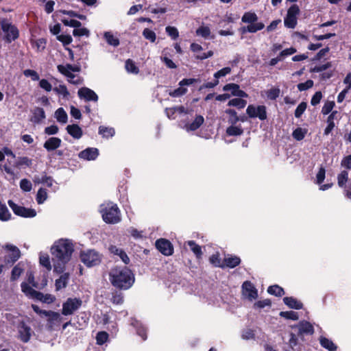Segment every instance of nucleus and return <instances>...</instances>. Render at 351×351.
Here are the masks:
<instances>
[{
  "instance_id": "f257e3e1",
  "label": "nucleus",
  "mask_w": 351,
  "mask_h": 351,
  "mask_svg": "<svg viewBox=\"0 0 351 351\" xmlns=\"http://www.w3.org/2000/svg\"><path fill=\"white\" fill-rule=\"evenodd\" d=\"M52 261L54 263L53 271L62 274L74 252V243L71 239H60L56 241L51 247Z\"/></svg>"
},
{
  "instance_id": "f03ea898",
  "label": "nucleus",
  "mask_w": 351,
  "mask_h": 351,
  "mask_svg": "<svg viewBox=\"0 0 351 351\" xmlns=\"http://www.w3.org/2000/svg\"><path fill=\"white\" fill-rule=\"evenodd\" d=\"M109 280L112 287L120 291H125L135 282L133 271L126 266H116L109 271Z\"/></svg>"
},
{
  "instance_id": "7ed1b4c3",
  "label": "nucleus",
  "mask_w": 351,
  "mask_h": 351,
  "mask_svg": "<svg viewBox=\"0 0 351 351\" xmlns=\"http://www.w3.org/2000/svg\"><path fill=\"white\" fill-rule=\"evenodd\" d=\"M258 16L255 12H246L243 14L241 21L244 23H248L247 26H243L239 29V32L242 34L249 33H256L262 30L265 27V25L262 22H257Z\"/></svg>"
},
{
  "instance_id": "20e7f679",
  "label": "nucleus",
  "mask_w": 351,
  "mask_h": 351,
  "mask_svg": "<svg viewBox=\"0 0 351 351\" xmlns=\"http://www.w3.org/2000/svg\"><path fill=\"white\" fill-rule=\"evenodd\" d=\"M99 211L102 219H121V210L112 202H105L99 206Z\"/></svg>"
},
{
  "instance_id": "39448f33",
  "label": "nucleus",
  "mask_w": 351,
  "mask_h": 351,
  "mask_svg": "<svg viewBox=\"0 0 351 351\" xmlns=\"http://www.w3.org/2000/svg\"><path fill=\"white\" fill-rule=\"evenodd\" d=\"M57 69L62 75L69 78L68 80L69 83L75 85L81 84L83 82V79L79 77L76 80H73L75 75L72 72H80L81 67L80 65L66 64V65L59 64L57 66Z\"/></svg>"
},
{
  "instance_id": "423d86ee",
  "label": "nucleus",
  "mask_w": 351,
  "mask_h": 351,
  "mask_svg": "<svg viewBox=\"0 0 351 351\" xmlns=\"http://www.w3.org/2000/svg\"><path fill=\"white\" fill-rule=\"evenodd\" d=\"M1 29L5 33L3 40L8 44L16 40L19 37V30L18 27L8 22L7 19H3L1 22Z\"/></svg>"
},
{
  "instance_id": "0eeeda50",
  "label": "nucleus",
  "mask_w": 351,
  "mask_h": 351,
  "mask_svg": "<svg viewBox=\"0 0 351 351\" xmlns=\"http://www.w3.org/2000/svg\"><path fill=\"white\" fill-rule=\"evenodd\" d=\"M81 261L88 267L99 265L101 262V254L95 250H88L80 253Z\"/></svg>"
},
{
  "instance_id": "6e6552de",
  "label": "nucleus",
  "mask_w": 351,
  "mask_h": 351,
  "mask_svg": "<svg viewBox=\"0 0 351 351\" xmlns=\"http://www.w3.org/2000/svg\"><path fill=\"white\" fill-rule=\"evenodd\" d=\"M82 304V300L80 298H69L62 304V314L71 315L80 309Z\"/></svg>"
},
{
  "instance_id": "1a4fd4ad",
  "label": "nucleus",
  "mask_w": 351,
  "mask_h": 351,
  "mask_svg": "<svg viewBox=\"0 0 351 351\" xmlns=\"http://www.w3.org/2000/svg\"><path fill=\"white\" fill-rule=\"evenodd\" d=\"M33 311L40 316L47 317V323L50 327L60 322V315L58 313L52 311L41 310L38 306L32 304Z\"/></svg>"
},
{
  "instance_id": "9d476101",
  "label": "nucleus",
  "mask_w": 351,
  "mask_h": 351,
  "mask_svg": "<svg viewBox=\"0 0 351 351\" xmlns=\"http://www.w3.org/2000/svg\"><path fill=\"white\" fill-rule=\"evenodd\" d=\"M8 203L14 213L17 216L25 218H32L36 215V212L34 209L27 208L24 206H19L11 199L8 200Z\"/></svg>"
},
{
  "instance_id": "9b49d317",
  "label": "nucleus",
  "mask_w": 351,
  "mask_h": 351,
  "mask_svg": "<svg viewBox=\"0 0 351 351\" xmlns=\"http://www.w3.org/2000/svg\"><path fill=\"white\" fill-rule=\"evenodd\" d=\"M246 113L250 118H258L261 121H265L267 118V108L264 105L255 106L250 104L246 109Z\"/></svg>"
},
{
  "instance_id": "f8f14e48",
  "label": "nucleus",
  "mask_w": 351,
  "mask_h": 351,
  "mask_svg": "<svg viewBox=\"0 0 351 351\" xmlns=\"http://www.w3.org/2000/svg\"><path fill=\"white\" fill-rule=\"evenodd\" d=\"M199 80L196 78H184L180 81V87L171 90L169 93V95L172 97H178L185 95L187 92V88L183 87L184 86H190L195 82H197Z\"/></svg>"
},
{
  "instance_id": "ddd939ff",
  "label": "nucleus",
  "mask_w": 351,
  "mask_h": 351,
  "mask_svg": "<svg viewBox=\"0 0 351 351\" xmlns=\"http://www.w3.org/2000/svg\"><path fill=\"white\" fill-rule=\"evenodd\" d=\"M157 250L165 256H171L173 253L172 243L166 239H159L156 241Z\"/></svg>"
},
{
  "instance_id": "4468645a",
  "label": "nucleus",
  "mask_w": 351,
  "mask_h": 351,
  "mask_svg": "<svg viewBox=\"0 0 351 351\" xmlns=\"http://www.w3.org/2000/svg\"><path fill=\"white\" fill-rule=\"evenodd\" d=\"M21 288L23 293L29 298L36 299V300L43 302L44 294L34 289L28 283L23 282L21 284Z\"/></svg>"
},
{
  "instance_id": "2eb2a0df",
  "label": "nucleus",
  "mask_w": 351,
  "mask_h": 351,
  "mask_svg": "<svg viewBox=\"0 0 351 351\" xmlns=\"http://www.w3.org/2000/svg\"><path fill=\"white\" fill-rule=\"evenodd\" d=\"M242 293L250 301H252L258 298V291L250 281H245L243 283Z\"/></svg>"
},
{
  "instance_id": "dca6fc26",
  "label": "nucleus",
  "mask_w": 351,
  "mask_h": 351,
  "mask_svg": "<svg viewBox=\"0 0 351 351\" xmlns=\"http://www.w3.org/2000/svg\"><path fill=\"white\" fill-rule=\"evenodd\" d=\"M19 339L23 343H27L32 337V330L24 322L19 323L18 326Z\"/></svg>"
},
{
  "instance_id": "f3484780",
  "label": "nucleus",
  "mask_w": 351,
  "mask_h": 351,
  "mask_svg": "<svg viewBox=\"0 0 351 351\" xmlns=\"http://www.w3.org/2000/svg\"><path fill=\"white\" fill-rule=\"evenodd\" d=\"M6 248L10 251V254L5 258V261L7 264H14L21 257V252L19 249L12 245H7Z\"/></svg>"
},
{
  "instance_id": "a211bd4d",
  "label": "nucleus",
  "mask_w": 351,
  "mask_h": 351,
  "mask_svg": "<svg viewBox=\"0 0 351 351\" xmlns=\"http://www.w3.org/2000/svg\"><path fill=\"white\" fill-rule=\"evenodd\" d=\"M78 96L81 99H84L86 101H97V95L91 89L87 87H82L78 90Z\"/></svg>"
},
{
  "instance_id": "6ab92c4d",
  "label": "nucleus",
  "mask_w": 351,
  "mask_h": 351,
  "mask_svg": "<svg viewBox=\"0 0 351 351\" xmlns=\"http://www.w3.org/2000/svg\"><path fill=\"white\" fill-rule=\"evenodd\" d=\"M224 91L231 90V94L233 96L239 97L241 98L247 97L248 95L243 90L240 89L239 85L234 83H230L226 84L223 87Z\"/></svg>"
},
{
  "instance_id": "aec40b11",
  "label": "nucleus",
  "mask_w": 351,
  "mask_h": 351,
  "mask_svg": "<svg viewBox=\"0 0 351 351\" xmlns=\"http://www.w3.org/2000/svg\"><path fill=\"white\" fill-rule=\"evenodd\" d=\"M98 156L99 150L95 147H88L80 152L78 154L80 158L86 160H94Z\"/></svg>"
},
{
  "instance_id": "412c9836",
  "label": "nucleus",
  "mask_w": 351,
  "mask_h": 351,
  "mask_svg": "<svg viewBox=\"0 0 351 351\" xmlns=\"http://www.w3.org/2000/svg\"><path fill=\"white\" fill-rule=\"evenodd\" d=\"M61 143L62 140L60 138L50 137L44 143L43 147L47 151L51 152L60 147Z\"/></svg>"
},
{
  "instance_id": "4be33fe9",
  "label": "nucleus",
  "mask_w": 351,
  "mask_h": 351,
  "mask_svg": "<svg viewBox=\"0 0 351 351\" xmlns=\"http://www.w3.org/2000/svg\"><path fill=\"white\" fill-rule=\"evenodd\" d=\"M295 328L298 329V335H313L314 332L313 325L306 321L300 322L299 324L295 326Z\"/></svg>"
},
{
  "instance_id": "5701e85b",
  "label": "nucleus",
  "mask_w": 351,
  "mask_h": 351,
  "mask_svg": "<svg viewBox=\"0 0 351 351\" xmlns=\"http://www.w3.org/2000/svg\"><path fill=\"white\" fill-rule=\"evenodd\" d=\"M109 251L111 254L119 256L125 265H128L130 263V258L123 249L117 247L116 245H110L109 247Z\"/></svg>"
},
{
  "instance_id": "b1692460",
  "label": "nucleus",
  "mask_w": 351,
  "mask_h": 351,
  "mask_svg": "<svg viewBox=\"0 0 351 351\" xmlns=\"http://www.w3.org/2000/svg\"><path fill=\"white\" fill-rule=\"evenodd\" d=\"M32 112L33 114L30 119V121L34 123H40L43 119L46 118L45 112L43 108L40 107H35Z\"/></svg>"
},
{
  "instance_id": "393cba45",
  "label": "nucleus",
  "mask_w": 351,
  "mask_h": 351,
  "mask_svg": "<svg viewBox=\"0 0 351 351\" xmlns=\"http://www.w3.org/2000/svg\"><path fill=\"white\" fill-rule=\"evenodd\" d=\"M131 325L136 328V334L141 337L143 341L147 339V329L139 321L132 318Z\"/></svg>"
},
{
  "instance_id": "a878e982",
  "label": "nucleus",
  "mask_w": 351,
  "mask_h": 351,
  "mask_svg": "<svg viewBox=\"0 0 351 351\" xmlns=\"http://www.w3.org/2000/svg\"><path fill=\"white\" fill-rule=\"evenodd\" d=\"M66 130L68 134L75 139H80L83 135L82 130L77 124L68 125Z\"/></svg>"
},
{
  "instance_id": "bb28decb",
  "label": "nucleus",
  "mask_w": 351,
  "mask_h": 351,
  "mask_svg": "<svg viewBox=\"0 0 351 351\" xmlns=\"http://www.w3.org/2000/svg\"><path fill=\"white\" fill-rule=\"evenodd\" d=\"M283 302L290 308L300 310L303 308V304L293 297H285Z\"/></svg>"
},
{
  "instance_id": "cd10ccee",
  "label": "nucleus",
  "mask_w": 351,
  "mask_h": 351,
  "mask_svg": "<svg viewBox=\"0 0 351 351\" xmlns=\"http://www.w3.org/2000/svg\"><path fill=\"white\" fill-rule=\"evenodd\" d=\"M339 114L338 111L334 110L332 111L327 118V126L324 129V134L328 136L335 127V124L334 122V119L336 118V115Z\"/></svg>"
},
{
  "instance_id": "c85d7f7f",
  "label": "nucleus",
  "mask_w": 351,
  "mask_h": 351,
  "mask_svg": "<svg viewBox=\"0 0 351 351\" xmlns=\"http://www.w3.org/2000/svg\"><path fill=\"white\" fill-rule=\"evenodd\" d=\"M204 122V119L203 116L197 115L192 123L186 124L185 128L188 131H195L201 127Z\"/></svg>"
},
{
  "instance_id": "c756f323",
  "label": "nucleus",
  "mask_w": 351,
  "mask_h": 351,
  "mask_svg": "<svg viewBox=\"0 0 351 351\" xmlns=\"http://www.w3.org/2000/svg\"><path fill=\"white\" fill-rule=\"evenodd\" d=\"M69 279V274L64 273L62 274L59 278L56 280L55 287L57 291H59L63 288H65L67 286L68 281Z\"/></svg>"
},
{
  "instance_id": "7c9ffc66",
  "label": "nucleus",
  "mask_w": 351,
  "mask_h": 351,
  "mask_svg": "<svg viewBox=\"0 0 351 351\" xmlns=\"http://www.w3.org/2000/svg\"><path fill=\"white\" fill-rule=\"evenodd\" d=\"M319 343L324 348L328 350V351H336L337 349V346L332 342V340L321 336L319 338Z\"/></svg>"
},
{
  "instance_id": "2f4dec72",
  "label": "nucleus",
  "mask_w": 351,
  "mask_h": 351,
  "mask_svg": "<svg viewBox=\"0 0 351 351\" xmlns=\"http://www.w3.org/2000/svg\"><path fill=\"white\" fill-rule=\"evenodd\" d=\"M223 262L225 263L224 267L226 266L227 267L232 269L236 267L241 263V258L237 256H230L224 258Z\"/></svg>"
},
{
  "instance_id": "473e14b6",
  "label": "nucleus",
  "mask_w": 351,
  "mask_h": 351,
  "mask_svg": "<svg viewBox=\"0 0 351 351\" xmlns=\"http://www.w3.org/2000/svg\"><path fill=\"white\" fill-rule=\"evenodd\" d=\"M32 165V160L27 156L19 157L14 166L21 169L23 167H30Z\"/></svg>"
},
{
  "instance_id": "72a5a7b5",
  "label": "nucleus",
  "mask_w": 351,
  "mask_h": 351,
  "mask_svg": "<svg viewBox=\"0 0 351 351\" xmlns=\"http://www.w3.org/2000/svg\"><path fill=\"white\" fill-rule=\"evenodd\" d=\"M243 133V130L241 125L236 126L235 125H231L226 129V134L230 136H240Z\"/></svg>"
},
{
  "instance_id": "f704fd0d",
  "label": "nucleus",
  "mask_w": 351,
  "mask_h": 351,
  "mask_svg": "<svg viewBox=\"0 0 351 351\" xmlns=\"http://www.w3.org/2000/svg\"><path fill=\"white\" fill-rule=\"evenodd\" d=\"M191 250L194 253L197 258H202L203 254L201 247L197 245L194 241H189L186 242Z\"/></svg>"
},
{
  "instance_id": "c9c22d12",
  "label": "nucleus",
  "mask_w": 351,
  "mask_h": 351,
  "mask_svg": "<svg viewBox=\"0 0 351 351\" xmlns=\"http://www.w3.org/2000/svg\"><path fill=\"white\" fill-rule=\"evenodd\" d=\"M267 292L269 294L275 295L276 297H281L285 294L283 288L278 285L269 286L267 289Z\"/></svg>"
},
{
  "instance_id": "e433bc0d",
  "label": "nucleus",
  "mask_w": 351,
  "mask_h": 351,
  "mask_svg": "<svg viewBox=\"0 0 351 351\" xmlns=\"http://www.w3.org/2000/svg\"><path fill=\"white\" fill-rule=\"evenodd\" d=\"M55 117L61 123H66L68 121V116L63 108H59L55 112Z\"/></svg>"
},
{
  "instance_id": "4c0bfd02",
  "label": "nucleus",
  "mask_w": 351,
  "mask_h": 351,
  "mask_svg": "<svg viewBox=\"0 0 351 351\" xmlns=\"http://www.w3.org/2000/svg\"><path fill=\"white\" fill-rule=\"evenodd\" d=\"M99 134L101 135L104 138H108L114 135L115 131L113 128L101 125L99 127Z\"/></svg>"
},
{
  "instance_id": "58836bf2",
  "label": "nucleus",
  "mask_w": 351,
  "mask_h": 351,
  "mask_svg": "<svg viewBox=\"0 0 351 351\" xmlns=\"http://www.w3.org/2000/svg\"><path fill=\"white\" fill-rule=\"evenodd\" d=\"M23 271V268L21 267V263H19L12 269L10 280L12 282L16 280L21 276Z\"/></svg>"
},
{
  "instance_id": "ea45409f",
  "label": "nucleus",
  "mask_w": 351,
  "mask_h": 351,
  "mask_svg": "<svg viewBox=\"0 0 351 351\" xmlns=\"http://www.w3.org/2000/svg\"><path fill=\"white\" fill-rule=\"evenodd\" d=\"M104 36L108 45H112L113 47H117L119 45L120 42L119 38L114 36V35L111 32H105Z\"/></svg>"
},
{
  "instance_id": "a19ab883",
  "label": "nucleus",
  "mask_w": 351,
  "mask_h": 351,
  "mask_svg": "<svg viewBox=\"0 0 351 351\" xmlns=\"http://www.w3.org/2000/svg\"><path fill=\"white\" fill-rule=\"evenodd\" d=\"M40 264L47 269V271H50L52 268L49 256L47 254H40L39 256Z\"/></svg>"
},
{
  "instance_id": "79ce46f5",
  "label": "nucleus",
  "mask_w": 351,
  "mask_h": 351,
  "mask_svg": "<svg viewBox=\"0 0 351 351\" xmlns=\"http://www.w3.org/2000/svg\"><path fill=\"white\" fill-rule=\"evenodd\" d=\"M246 104V100H244L241 97L232 99L230 100L228 103V106H234L237 107L238 109L244 108Z\"/></svg>"
},
{
  "instance_id": "37998d69",
  "label": "nucleus",
  "mask_w": 351,
  "mask_h": 351,
  "mask_svg": "<svg viewBox=\"0 0 351 351\" xmlns=\"http://www.w3.org/2000/svg\"><path fill=\"white\" fill-rule=\"evenodd\" d=\"M125 67L128 73L133 74H138L139 73V69L136 66L135 62L132 59H128L125 63Z\"/></svg>"
},
{
  "instance_id": "c03bdc74",
  "label": "nucleus",
  "mask_w": 351,
  "mask_h": 351,
  "mask_svg": "<svg viewBox=\"0 0 351 351\" xmlns=\"http://www.w3.org/2000/svg\"><path fill=\"white\" fill-rule=\"evenodd\" d=\"M226 114L229 115L228 117V123L231 125H236V123L239 121V116L237 115V112L234 109H226L225 110Z\"/></svg>"
},
{
  "instance_id": "a18cd8bd",
  "label": "nucleus",
  "mask_w": 351,
  "mask_h": 351,
  "mask_svg": "<svg viewBox=\"0 0 351 351\" xmlns=\"http://www.w3.org/2000/svg\"><path fill=\"white\" fill-rule=\"evenodd\" d=\"M307 130L302 128H297L293 131L292 136L296 141H302L304 138Z\"/></svg>"
},
{
  "instance_id": "49530a36",
  "label": "nucleus",
  "mask_w": 351,
  "mask_h": 351,
  "mask_svg": "<svg viewBox=\"0 0 351 351\" xmlns=\"http://www.w3.org/2000/svg\"><path fill=\"white\" fill-rule=\"evenodd\" d=\"M298 23V18L287 14L284 19L285 26L287 28L293 29Z\"/></svg>"
},
{
  "instance_id": "de8ad7c7",
  "label": "nucleus",
  "mask_w": 351,
  "mask_h": 351,
  "mask_svg": "<svg viewBox=\"0 0 351 351\" xmlns=\"http://www.w3.org/2000/svg\"><path fill=\"white\" fill-rule=\"evenodd\" d=\"M348 180V172L347 170L341 171L337 176V182L339 187H346V184Z\"/></svg>"
},
{
  "instance_id": "09e8293b",
  "label": "nucleus",
  "mask_w": 351,
  "mask_h": 351,
  "mask_svg": "<svg viewBox=\"0 0 351 351\" xmlns=\"http://www.w3.org/2000/svg\"><path fill=\"white\" fill-rule=\"evenodd\" d=\"M11 214L6 205L0 200V219H10Z\"/></svg>"
},
{
  "instance_id": "8fccbe9b",
  "label": "nucleus",
  "mask_w": 351,
  "mask_h": 351,
  "mask_svg": "<svg viewBox=\"0 0 351 351\" xmlns=\"http://www.w3.org/2000/svg\"><path fill=\"white\" fill-rule=\"evenodd\" d=\"M280 316L287 319H291L293 321L298 320L299 318L298 313L293 311H281L280 313Z\"/></svg>"
},
{
  "instance_id": "3c124183",
  "label": "nucleus",
  "mask_w": 351,
  "mask_h": 351,
  "mask_svg": "<svg viewBox=\"0 0 351 351\" xmlns=\"http://www.w3.org/2000/svg\"><path fill=\"white\" fill-rule=\"evenodd\" d=\"M280 90L278 87L271 88L267 90V97L270 100H276L280 95Z\"/></svg>"
},
{
  "instance_id": "603ef678",
  "label": "nucleus",
  "mask_w": 351,
  "mask_h": 351,
  "mask_svg": "<svg viewBox=\"0 0 351 351\" xmlns=\"http://www.w3.org/2000/svg\"><path fill=\"white\" fill-rule=\"evenodd\" d=\"M53 91L58 95H62L65 99H67L70 95V93L64 84H60L58 87H55Z\"/></svg>"
},
{
  "instance_id": "864d4df0",
  "label": "nucleus",
  "mask_w": 351,
  "mask_h": 351,
  "mask_svg": "<svg viewBox=\"0 0 351 351\" xmlns=\"http://www.w3.org/2000/svg\"><path fill=\"white\" fill-rule=\"evenodd\" d=\"M143 36L144 38L148 40H149L152 43H154L156 39V33L149 29V28H145L143 31Z\"/></svg>"
},
{
  "instance_id": "5fc2aeb1",
  "label": "nucleus",
  "mask_w": 351,
  "mask_h": 351,
  "mask_svg": "<svg viewBox=\"0 0 351 351\" xmlns=\"http://www.w3.org/2000/svg\"><path fill=\"white\" fill-rule=\"evenodd\" d=\"M108 339V334L105 331L98 332L96 335V341L98 345H103Z\"/></svg>"
},
{
  "instance_id": "6e6d98bb",
  "label": "nucleus",
  "mask_w": 351,
  "mask_h": 351,
  "mask_svg": "<svg viewBox=\"0 0 351 351\" xmlns=\"http://www.w3.org/2000/svg\"><path fill=\"white\" fill-rule=\"evenodd\" d=\"M47 197V191L45 189L40 188L37 192L36 202L38 204H43Z\"/></svg>"
},
{
  "instance_id": "4d7b16f0",
  "label": "nucleus",
  "mask_w": 351,
  "mask_h": 351,
  "mask_svg": "<svg viewBox=\"0 0 351 351\" xmlns=\"http://www.w3.org/2000/svg\"><path fill=\"white\" fill-rule=\"evenodd\" d=\"M335 106V103L334 101H326L322 109V113L323 114H328L330 112H332L333 108Z\"/></svg>"
},
{
  "instance_id": "13d9d810",
  "label": "nucleus",
  "mask_w": 351,
  "mask_h": 351,
  "mask_svg": "<svg viewBox=\"0 0 351 351\" xmlns=\"http://www.w3.org/2000/svg\"><path fill=\"white\" fill-rule=\"evenodd\" d=\"M123 298V294L122 293L116 291L112 294L111 302L114 304H121L124 301Z\"/></svg>"
},
{
  "instance_id": "bf43d9fd",
  "label": "nucleus",
  "mask_w": 351,
  "mask_h": 351,
  "mask_svg": "<svg viewBox=\"0 0 351 351\" xmlns=\"http://www.w3.org/2000/svg\"><path fill=\"white\" fill-rule=\"evenodd\" d=\"M167 34L173 40H176L179 36V32L178 29L173 26H167L165 28Z\"/></svg>"
},
{
  "instance_id": "052dcab7",
  "label": "nucleus",
  "mask_w": 351,
  "mask_h": 351,
  "mask_svg": "<svg viewBox=\"0 0 351 351\" xmlns=\"http://www.w3.org/2000/svg\"><path fill=\"white\" fill-rule=\"evenodd\" d=\"M307 107V104L305 101L301 102L296 108L294 115L296 118H300L304 112Z\"/></svg>"
},
{
  "instance_id": "680f3d73",
  "label": "nucleus",
  "mask_w": 351,
  "mask_h": 351,
  "mask_svg": "<svg viewBox=\"0 0 351 351\" xmlns=\"http://www.w3.org/2000/svg\"><path fill=\"white\" fill-rule=\"evenodd\" d=\"M210 263L215 267L223 268L224 265L221 264V258L219 254H213L209 258Z\"/></svg>"
},
{
  "instance_id": "e2e57ef3",
  "label": "nucleus",
  "mask_w": 351,
  "mask_h": 351,
  "mask_svg": "<svg viewBox=\"0 0 351 351\" xmlns=\"http://www.w3.org/2000/svg\"><path fill=\"white\" fill-rule=\"evenodd\" d=\"M314 82L312 80H308L304 83H300L297 87L300 91L306 90L313 86Z\"/></svg>"
},
{
  "instance_id": "0e129e2a",
  "label": "nucleus",
  "mask_w": 351,
  "mask_h": 351,
  "mask_svg": "<svg viewBox=\"0 0 351 351\" xmlns=\"http://www.w3.org/2000/svg\"><path fill=\"white\" fill-rule=\"evenodd\" d=\"M62 22L65 26L75 27V29L80 27L82 25L81 22L75 19H62Z\"/></svg>"
},
{
  "instance_id": "69168bd1",
  "label": "nucleus",
  "mask_w": 351,
  "mask_h": 351,
  "mask_svg": "<svg viewBox=\"0 0 351 351\" xmlns=\"http://www.w3.org/2000/svg\"><path fill=\"white\" fill-rule=\"evenodd\" d=\"M57 39L62 43L64 46L68 45L71 43L73 38L71 35L61 34L57 36Z\"/></svg>"
},
{
  "instance_id": "338daca9",
  "label": "nucleus",
  "mask_w": 351,
  "mask_h": 351,
  "mask_svg": "<svg viewBox=\"0 0 351 351\" xmlns=\"http://www.w3.org/2000/svg\"><path fill=\"white\" fill-rule=\"evenodd\" d=\"M20 187L23 191L29 192L32 190V184L29 180L24 178L20 182Z\"/></svg>"
},
{
  "instance_id": "774afa93",
  "label": "nucleus",
  "mask_w": 351,
  "mask_h": 351,
  "mask_svg": "<svg viewBox=\"0 0 351 351\" xmlns=\"http://www.w3.org/2000/svg\"><path fill=\"white\" fill-rule=\"evenodd\" d=\"M341 165L348 170L351 169V154L343 158L341 162Z\"/></svg>"
}]
</instances>
